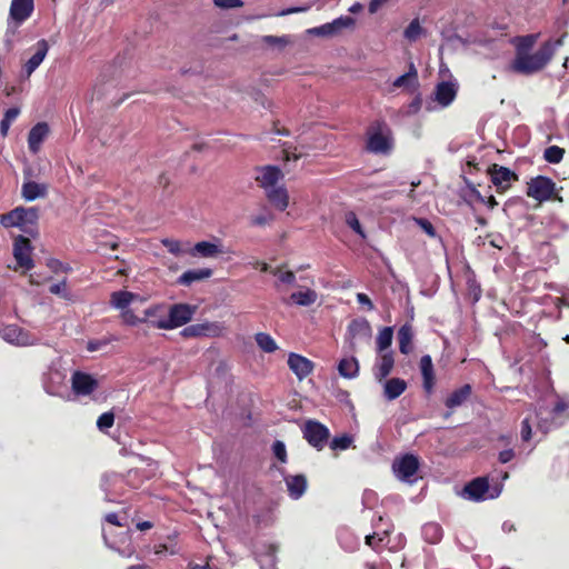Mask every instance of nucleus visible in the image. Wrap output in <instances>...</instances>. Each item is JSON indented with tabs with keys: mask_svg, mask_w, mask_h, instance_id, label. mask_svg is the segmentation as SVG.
Returning a JSON list of instances; mask_svg holds the SVG:
<instances>
[{
	"mask_svg": "<svg viewBox=\"0 0 569 569\" xmlns=\"http://www.w3.org/2000/svg\"><path fill=\"white\" fill-rule=\"evenodd\" d=\"M357 301L360 305L366 306L369 310L373 309V303H372V301L370 300V298L366 293H361V292L358 293L357 295Z\"/></svg>",
	"mask_w": 569,
	"mask_h": 569,
	"instance_id": "obj_63",
	"label": "nucleus"
},
{
	"mask_svg": "<svg viewBox=\"0 0 569 569\" xmlns=\"http://www.w3.org/2000/svg\"><path fill=\"white\" fill-rule=\"evenodd\" d=\"M356 20L350 16H341L330 22L333 36L340 34L346 29H352Z\"/></svg>",
	"mask_w": 569,
	"mask_h": 569,
	"instance_id": "obj_38",
	"label": "nucleus"
},
{
	"mask_svg": "<svg viewBox=\"0 0 569 569\" xmlns=\"http://www.w3.org/2000/svg\"><path fill=\"white\" fill-rule=\"evenodd\" d=\"M388 0H371L369 3V12H377Z\"/></svg>",
	"mask_w": 569,
	"mask_h": 569,
	"instance_id": "obj_64",
	"label": "nucleus"
},
{
	"mask_svg": "<svg viewBox=\"0 0 569 569\" xmlns=\"http://www.w3.org/2000/svg\"><path fill=\"white\" fill-rule=\"evenodd\" d=\"M0 337L4 341L19 347L36 346L40 343V338L17 325H8L0 328Z\"/></svg>",
	"mask_w": 569,
	"mask_h": 569,
	"instance_id": "obj_10",
	"label": "nucleus"
},
{
	"mask_svg": "<svg viewBox=\"0 0 569 569\" xmlns=\"http://www.w3.org/2000/svg\"><path fill=\"white\" fill-rule=\"evenodd\" d=\"M531 433H532L531 425L529 422V419L526 418L521 422V439L523 441H529L531 439Z\"/></svg>",
	"mask_w": 569,
	"mask_h": 569,
	"instance_id": "obj_60",
	"label": "nucleus"
},
{
	"mask_svg": "<svg viewBox=\"0 0 569 569\" xmlns=\"http://www.w3.org/2000/svg\"><path fill=\"white\" fill-rule=\"evenodd\" d=\"M420 370L423 380V389L431 393L435 387V371L432 359L429 355H425L420 359Z\"/></svg>",
	"mask_w": 569,
	"mask_h": 569,
	"instance_id": "obj_24",
	"label": "nucleus"
},
{
	"mask_svg": "<svg viewBox=\"0 0 569 569\" xmlns=\"http://www.w3.org/2000/svg\"><path fill=\"white\" fill-rule=\"evenodd\" d=\"M212 276V270L209 268L191 269L184 271L177 280L181 286H190L196 281L208 279Z\"/></svg>",
	"mask_w": 569,
	"mask_h": 569,
	"instance_id": "obj_28",
	"label": "nucleus"
},
{
	"mask_svg": "<svg viewBox=\"0 0 569 569\" xmlns=\"http://www.w3.org/2000/svg\"><path fill=\"white\" fill-rule=\"evenodd\" d=\"M413 329L410 323H405L398 330L399 351L402 355H409L412 349Z\"/></svg>",
	"mask_w": 569,
	"mask_h": 569,
	"instance_id": "obj_29",
	"label": "nucleus"
},
{
	"mask_svg": "<svg viewBox=\"0 0 569 569\" xmlns=\"http://www.w3.org/2000/svg\"><path fill=\"white\" fill-rule=\"evenodd\" d=\"M33 11V0H12L10 6V18L20 24L26 21Z\"/></svg>",
	"mask_w": 569,
	"mask_h": 569,
	"instance_id": "obj_19",
	"label": "nucleus"
},
{
	"mask_svg": "<svg viewBox=\"0 0 569 569\" xmlns=\"http://www.w3.org/2000/svg\"><path fill=\"white\" fill-rule=\"evenodd\" d=\"M72 391L77 396H88L98 387V382L90 375L76 371L71 378Z\"/></svg>",
	"mask_w": 569,
	"mask_h": 569,
	"instance_id": "obj_16",
	"label": "nucleus"
},
{
	"mask_svg": "<svg viewBox=\"0 0 569 569\" xmlns=\"http://www.w3.org/2000/svg\"><path fill=\"white\" fill-rule=\"evenodd\" d=\"M139 298L138 295L126 291V290H119L114 291L110 296V305L114 309L120 310V312L129 309V306Z\"/></svg>",
	"mask_w": 569,
	"mask_h": 569,
	"instance_id": "obj_26",
	"label": "nucleus"
},
{
	"mask_svg": "<svg viewBox=\"0 0 569 569\" xmlns=\"http://www.w3.org/2000/svg\"><path fill=\"white\" fill-rule=\"evenodd\" d=\"M501 491V483L490 486L487 478L479 477L465 486L461 496L471 501H485L498 498Z\"/></svg>",
	"mask_w": 569,
	"mask_h": 569,
	"instance_id": "obj_3",
	"label": "nucleus"
},
{
	"mask_svg": "<svg viewBox=\"0 0 569 569\" xmlns=\"http://www.w3.org/2000/svg\"><path fill=\"white\" fill-rule=\"evenodd\" d=\"M379 353L380 356L373 368V375L378 381H382L392 371L395 359L391 350Z\"/></svg>",
	"mask_w": 569,
	"mask_h": 569,
	"instance_id": "obj_20",
	"label": "nucleus"
},
{
	"mask_svg": "<svg viewBox=\"0 0 569 569\" xmlns=\"http://www.w3.org/2000/svg\"><path fill=\"white\" fill-rule=\"evenodd\" d=\"M407 389V382L400 378H391L385 382L383 395L388 400H395Z\"/></svg>",
	"mask_w": 569,
	"mask_h": 569,
	"instance_id": "obj_31",
	"label": "nucleus"
},
{
	"mask_svg": "<svg viewBox=\"0 0 569 569\" xmlns=\"http://www.w3.org/2000/svg\"><path fill=\"white\" fill-rule=\"evenodd\" d=\"M48 42L44 39L39 40L36 44L34 53L30 57V59L27 60V62L22 67V77L29 78L43 62L44 58L48 54Z\"/></svg>",
	"mask_w": 569,
	"mask_h": 569,
	"instance_id": "obj_15",
	"label": "nucleus"
},
{
	"mask_svg": "<svg viewBox=\"0 0 569 569\" xmlns=\"http://www.w3.org/2000/svg\"><path fill=\"white\" fill-rule=\"evenodd\" d=\"M388 535V530L383 529L379 531L378 529L372 535L366 536V543L372 549H377L380 543L385 542V538Z\"/></svg>",
	"mask_w": 569,
	"mask_h": 569,
	"instance_id": "obj_48",
	"label": "nucleus"
},
{
	"mask_svg": "<svg viewBox=\"0 0 569 569\" xmlns=\"http://www.w3.org/2000/svg\"><path fill=\"white\" fill-rule=\"evenodd\" d=\"M490 174L491 182L500 190H506L517 179L515 172L506 167L495 166Z\"/></svg>",
	"mask_w": 569,
	"mask_h": 569,
	"instance_id": "obj_22",
	"label": "nucleus"
},
{
	"mask_svg": "<svg viewBox=\"0 0 569 569\" xmlns=\"http://www.w3.org/2000/svg\"><path fill=\"white\" fill-rule=\"evenodd\" d=\"M284 482L289 496L297 500L303 496L307 489V479L303 475L286 476Z\"/></svg>",
	"mask_w": 569,
	"mask_h": 569,
	"instance_id": "obj_23",
	"label": "nucleus"
},
{
	"mask_svg": "<svg viewBox=\"0 0 569 569\" xmlns=\"http://www.w3.org/2000/svg\"><path fill=\"white\" fill-rule=\"evenodd\" d=\"M221 252L222 250L220 247L210 241H200L196 243L194 247L190 250L192 256H199L203 258H212Z\"/></svg>",
	"mask_w": 569,
	"mask_h": 569,
	"instance_id": "obj_34",
	"label": "nucleus"
},
{
	"mask_svg": "<svg viewBox=\"0 0 569 569\" xmlns=\"http://www.w3.org/2000/svg\"><path fill=\"white\" fill-rule=\"evenodd\" d=\"M21 193L26 201H34L36 199L44 198L47 196L48 187L44 183L27 181L22 184Z\"/></svg>",
	"mask_w": 569,
	"mask_h": 569,
	"instance_id": "obj_25",
	"label": "nucleus"
},
{
	"mask_svg": "<svg viewBox=\"0 0 569 569\" xmlns=\"http://www.w3.org/2000/svg\"><path fill=\"white\" fill-rule=\"evenodd\" d=\"M257 346L267 353H272L278 350L276 340L266 332H258L254 335Z\"/></svg>",
	"mask_w": 569,
	"mask_h": 569,
	"instance_id": "obj_37",
	"label": "nucleus"
},
{
	"mask_svg": "<svg viewBox=\"0 0 569 569\" xmlns=\"http://www.w3.org/2000/svg\"><path fill=\"white\" fill-rule=\"evenodd\" d=\"M39 214L36 208L18 207L3 214L0 219L4 228L18 227L24 232H29L30 227L38 221Z\"/></svg>",
	"mask_w": 569,
	"mask_h": 569,
	"instance_id": "obj_6",
	"label": "nucleus"
},
{
	"mask_svg": "<svg viewBox=\"0 0 569 569\" xmlns=\"http://www.w3.org/2000/svg\"><path fill=\"white\" fill-rule=\"evenodd\" d=\"M415 221L429 237H436V229L429 220L416 218Z\"/></svg>",
	"mask_w": 569,
	"mask_h": 569,
	"instance_id": "obj_56",
	"label": "nucleus"
},
{
	"mask_svg": "<svg viewBox=\"0 0 569 569\" xmlns=\"http://www.w3.org/2000/svg\"><path fill=\"white\" fill-rule=\"evenodd\" d=\"M472 388L470 385H463L462 387L452 391L446 399L445 405L449 409H455L465 403L471 396Z\"/></svg>",
	"mask_w": 569,
	"mask_h": 569,
	"instance_id": "obj_27",
	"label": "nucleus"
},
{
	"mask_svg": "<svg viewBox=\"0 0 569 569\" xmlns=\"http://www.w3.org/2000/svg\"><path fill=\"white\" fill-rule=\"evenodd\" d=\"M346 223L362 239L366 238V232L362 229L359 219L357 218L356 213L350 211L346 214Z\"/></svg>",
	"mask_w": 569,
	"mask_h": 569,
	"instance_id": "obj_49",
	"label": "nucleus"
},
{
	"mask_svg": "<svg viewBox=\"0 0 569 569\" xmlns=\"http://www.w3.org/2000/svg\"><path fill=\"white\" fill-rule=\"evenodd\" d=\"M371 327L368 320L366 319H355L352 320L347 330V343L349 346L350 351H356V342L358 340L369 341L371 338Z\"/></svg>",
	"mask_w": 569,
	"mask_h": 569,
	"instance_id": "obj_12",
	"label": "nucleus"
},
{
	"mask_svg": "<svg viewBox=\"0 0 569 569\" xmlns=\"http://www.w3.org/2000/svg\"><path fill=\"white\" fill-rule=\"evenodd\" d=\"M114 422V415L112 412L102 413L97 420V427L100 431H106L111 428Z\"/></svg>",
	"mask_w": 569,
	"mask_h": 569,
	"instance_id": "obj_52",
	"label": "nucleus"
},
{
	"mask_svg": "<svg viewBox=\"0 0 569 569\" xmlns=\"http://www.w3.org/2000/svg\"><path fill=\"white\" fill-rule=\"evenodd\" d=\"M515 458V451L512 449H506L499 452L498 459L501 463H507Z\"/></svg>",
	"mask_w": 569,
	"mask_h": 569,
	"instance_id": "obj_62",
	"label": "nucleus"
},
{
	"mask_svg": "<svg viewBox=\"0 0 569 569\" xmlns=\"http://www.w3.org/2000/svg\"><path fill=\"white\" fill-rule=\"evenodd\" d=\"M288 367L299 380H302L312 372L313 362L301 355L290 352L288 356Z\"/></svg>",
	"mask_w": 569,
	"mask_h": 569,
	"instance_id": "obj_17",
	"label": "nucleus"
},
{
	"mask_svg": "<svg viewBox=\"0 0 569 569\" xmlns=\"http://www.w3.org/2000/svg\"><path fill=\"white\" fill-rule=\"evenodd\" d=\"M393 88H403L407 90L415 89L418 86V72L413 63H410L408 72L398 77L393 83Z\"/></svg>",
	"mask_w": 569,
	"mask_h": 569,
	"instance_id": "obj_33",
	"label": "nucleus"
},
{
	"mask_svg": "<svg viewBox=\"0 0 569 569\" xmlns=\"http://www.w3.org/2000/svg\"><path fill=\"white\" fill-rule=\"evenodd\" d=\"M302 435L311 447L322 450L328 443L330 431L323 423L310 419L305 422Z\"/></svg>",
	"mask_w": 569,
	"mask_h": 569,
	"instance_id": "obj_9",
	"label": "nucleus"
},
{
	"mask_svg": "<svg viewBox=\"0 0 569 569\" xmlns=\"http://www.w3.org/2000/svg\"><path fill=\"white\" fill-rule=\"evenodd\" d=\"M318 299V293L312 289H306L305 291H297L290 295V300L300 307H309L313 305Z\"/></svg>",
	"mask_w": 569,
	"mask_h": 569,
	"instance_id": "obj_35",
	"label": "nucleus"
},
{
	"mask_svg": "<svg viewBox=\"0 0 569 569\" xmlns=\"http://www.w3.org/2000/svg\"><path fill=\"white\" fill-rule=\"evenodd\" d=\"M352 442H353V437L351 435L343 433L341 436L333 437L332 440L329 442V447L331 450L342 451V450H347L348 448H350Z\"/></svg>",
	"mask_w": 569,
	"mask_h": 569,
	"instance_id": "obj_41",
	"label": "nucleus"
},
{
	"mask_svg": "<svg viewBox=\"0 0 569 569\" xmlns=\"http://www.w3.org/2000/svg\"><path fill=\"white\" fill-rule=\"evenodd\" d=\"M537 34L519 37L516 46V56H521L530 52V50L532 49L533 44L537 41Z\"/></svg>",
	"mask_w": 569,
	"mask_h": 569,
	"instance_id": "obj_40",
	"label": "nucleus"
},
{
	"mask_svg": "<svg viewBox=\"0 0 569 569\" xmlns=\"http://www.w3.org/2000/svg\"><path fill=\"white\" fill-rule=\"evenodd\" d=\"M458 84L453 81L439 82L432 93V101L437 102L440 108L449 107L457 97Z\"/></svg>",
	"mask_w": 569,
	"mask_h": 569,
	"instance_id": "obj_13",
	"label": "nucleus"
},
{
	"mask_svg": "<svg viewBox=\"0 0 569 569\" xmlns=\"http://www.w3.org/2000/svg\"><path fill=\"white\" fill-rule=\"evenodd\" d=\"M565 36L555 41L548 40L543 42L535 53L528 52L516 56L510 64L511 71L525 76L541 71L550 62L556 50L562 46Z\"/></svg>",
	"mask_w": 569,
	"mask_h": 569,
	"instance_id": "obj_1",
	"label": "nucleus"
},
{
	"mask_svg": "<svg viewBox=\"0 0 569 569\" xmlns=\"http://www.w3.org/2000/svg\"><path fill=\"white\" fill-rule=\"evenodd\" d=\"M49 133V127L46 122H39L31 128L28 134V146L32 153H37Z\"/></svg>",
	"mask_w": 569,
	"mask_h": 569,
	"instance_id": "obj_21",
	"label": "nucleus"
},
{
	"mask_svg": "<svg viewBox=\"0 0 569 569\" xmlns=\"http://www.w3.org/2000/svg\"><path fill=\"white\" fill-rule=\"evenodd\" d=\"M213 3L220 9H234L243 6L242 0H213Z\"/></svg>",
	"mask_w": 569,
	"mask_h": 569,
	"instance_id": "obj_55",
	"label": "nucleus"
},
{
	"mask_svg": "<svg viewBox=\"0 0 569 569\" xmlns=\"http://www.w3.org/2000/svg\"><path fill=\"white\" fill-rule=\"evenodd\" d=\"M161 242L170 253L174 256H179L180 253H182L181 244L178 240L166 238Z\"/></svg>",
	"mask_w": 569,
	"mask_h": 569,
	"instance_id": "obj_54",
	"label": "nucleus"
},
{
	"mask_svg": "<svg viewBox=\"0 0 569 569\" xmlns=\"http://www.w3.org/2000/svg\"><path fill=\"white\" fill-rule=\"evenodd\" d=\"M19 113H20V110H19V108H16V107L9 108L6 111L4 117L0 123V131H1L2 136H7L12 121H14L17 119Z\"/></svg>",
	"mask_w": 569,
	"mask_h": 569,
	"instance_id": "obj_46",
	"label": "nucleus"
},
{
	"mask_svg": "<svg viewBox=\"0 0 569 569\" xmlns=\"http://www.w3.org/2000/svg\"><path fill=\"white\" fill-rule=\"evenodd\" d=\"M392 337H393V330L391 327L382 328L377 337V351L378 352L389 351L388 348L391 346Z\"/></svg>",
	"mask_w": 569,
	"mask_h": 569,
	"instance_id": "obj_39",
	"label": "nucleus"
},
{
	"mask_svg": "<svg viewBox=\"0 0 569 569\" xmlns=\"http://www.w3.org/2000/svg\"><path fill=\"white\" fill-rule=\"evenodd\" d=\"M226 327L219 321H204L184 327L180 335L183 338H218L223 336Z\"/></svg>",
	"mask_w": 569,
	"mask_h": 569,
	"instance_id": "obj_7",
	"label": "nucleus"
},
{
	"mask_svg": "<svg viewBox=\"0 0 569 569\" xmlns=\"http://www.w3.org/2000/svg\"><path fill=\"white\" fill-rule=\"evenodd\" d=\"M310 9V6H303V7H291V8H287L282 11H280L278 13V16L282 17V16H288V14H291V13H298V12H306Z\"/></svg>",
	"mask_w": 569,
	"mask_h": 569,
	"instance_id": "obj_61",
	"label": "nucleus"
},
{
	"mask_svg": "<svg viewBox=\"0 0 569 569\" xmlns=\"http://www.w3.org/2000/svg\"><path fill=\"white\" fill-rule=\"evenodd\" d=\"M116 340V338L112 339H101V340H92L88 342V350L93 352L100 350L102 347L107 346L110 341Z\"/></svg>",
	"mask_w": 569,
	"mask_h": 569,
	"instance_id": "obj_59",
	"label": "nucleus"
},
{
	"mask_svg": "<svg viewBox=\"0 0 569 569\" xmlns=\"http://www.w3.org/2000/svg\"><path fill=\"white\" fill-rule=\"evenodd\" d=\"M42 385L44 391L50 396L64 398L69 395L67 372L57 363H52L43 373Z\"/></svg>",
	"mask_w": 569,
	"mask_h": 569,
	"instance_id": "obj_5",
	"label": "nucleus"
},
{
	"mask_svg": "<svg viewBox=\"0 0 569 569\" xmlns=\"http://www.w3.org/2000/svg\"><path fill=\"white\" fill-rule=\"evenodd\" d=\"M197 311L196 306L189 303H174L170 306L167 317L152 320V328L172 330L187 325Z\"/></svg>",
	"mask_w": 569,
	"mask_h": 569,
	"instance_id": "obj_2",
	"label": "nucleus"
},
{
	"mask_svg": "<svg viewBox=\"0 0 569 569\" xmlns=\"http://www.w3.org/2000/svg\"><path fill=\"white\" fill-rule=\"evenodd\" d=\"M13 256L19 267L30 270L33 268L31 258V244L28 238L19 236L13 243Z\"/></svg>",
	"mask_w": 569,
	"mask_h": 569,
	"instance_id": "obj_14",
	"label": "nucleus"
},
{
	"mask_svg": "<svg viewBox=\"0 0 569 569\" xmlns=\"http://www.w3.org/2000/svg\"><path fill=\"white\" fill-rule=\"evenodd\" d=\"M339 375L347 379L356 378L359 373V362L356 357L342 358L338 363Z\"/></svg>",
	"mask_w": 569,
	"mask_h": 569,
	"instance_id": "obj_32",
	"label": "nucleus"
},
{
	"mask_svg": "<svg viewBox=\"0 0 569 569\" xmlns=\"http://www.w3.org/2000/svg\"><path fill=\"white\" fill-rule=\"evenodd\" d=\"M120 317L122 321L128 326H137L139 323H144L146 319L140 318L134 315V312L129 308L122 312H120Z\"/></svg>",
	"mask_w": 569,
	"mask_h": 569,
	"instance_id": "obj_51",
	"label": "nucleus"
},
{
	"mask_svg": "<svg viewBox=\"0 0 569 569\" xmlns=\"http://www.w3.org/2000/svg\"><path fill=\"white\" fill-rule=\"evenodd\" d=\"M565 156V149L558 146H550L543 152V158L549 163H559Z\"/></svg>",
	"mask_w": 569,
	"mask_h": 569,
	"instance_id": "obj_45",
	"label": "nucleus"
},
{
	"mask_svg": "<svg viewBox=\"0 0 569 569\" xmlns=\"http://www.w3.org/2000/svg\"><path fill=\"white\" fill-rule=\"evenodd\" d=\"M307 32L311 36H317V37H326V38L335 37L332 33L331 27H330V22L321 24L319 27L308 29Z\"/></svg>",
	"mask_w": 569,
	"mask_h": 569,
	"instance_id": "obj_53",
	"label": "nucleus"
},
{
	"mask_svg": "<svg viewBox=\"0 0 569 569\" xmlns=\"http://www.w3.org/2000/svg\"><path fill=\"white\" fill-rule=\"evenodd\" d=\"M270 219H271L270 214L259 213L256 216H251L250 223H251V226L261 227V226L267 224Z\"/></svg>",
	"mask_w": 569,
	"mask_h": 569,
	"instance_id": "obj_58",
	"label": "nucleus"
},
{
	"mask_svg": "<svg viewBox=\"0 0 569 569\" xmlns=\"http://www.w3.org/2000/svg\"><path fill=\"white\" fill-rule=\"evenodd\" d=\"M367 150L376 154H387L392 149V138L385 123L372 124L367 132Z\"/></svg>",
	"mask_w": 569,
	"mask_h": 569,
	"instance_id": "obj_4",
	"label": "nucleus"
},
{
	"mask_svg": "<svg viewBox=\"0 0 569 569\" xmlns=\"http://www.w3.org/2000/svg\"><path fill=\"white\" fill-rule=\"evenodd\" d=\"M283 177L281 170L276 166H267L258 170L256 180L264 190L277 187L278 181Z\"/></svg>",
	"mask_w": 569,
	"mask_h": 569,
	"instance_id": "obj_18",
	"label": "nucleus"
},
{
	"mask_svg": "<svg viewBox=\"0 0 569 569\" xmlns=\"http://www.w3.org/2000/svg\"><path fill=\"white\" fill-rule=\"evenodd\" d=\"M418 469V457L411 453H407L399 458H396L392 462V471L396 478L403 482H415Z\"/></svg>",
	"mask_w": 569,
	"mask_h": 569,
	"instance_id": "obj_8",
	"label": "nucleus"
},
{
	"mask_svg": "<svg viewBox=\"0 0 569 569\" xmlns=\"http://www.w3.org/2000/svg\"><path fill=\"white\" fill-rule=\"evenodd\" d=\"M553 191L555 182L548 177L538 176L528 183L527 196L538 201H546Z\"/></svg>",
	"mask_w": 569,
	"mask_h": 569,
	"instance_id": "obj_11",
	"label": "nucleus"
},
{
	"mask_svg": "<svg viewBox=\"0 0 569 569\" xmlns=\"http://www.w3.org/2000/svg\"><path fill=\"white\" fill-rule=\"evenodd\" d=\"M268 200L280 211L287 209L289 197L283 187H274L266 191Z\"/></svg>",
	"mask_w": 569,
	"mask_h": 569,
	"instance_id": "obj_30",
	"label": "nucleus"
},
{
	"mask_svg": "<svg viewBox=\"0 0 569 569\" xmlns=\"http://www.w3.org/2000/svg\"><path fill=\"white\" fill-rule=\"evenodd\" d=\"M49 291L50 293L59 296L67 301L73 300V295L71 293L67 286V279H63L58 283L51 284Z\"/></svg>",
	"mask_w": 569,
	"mask_h": 569,
	"instance_id": "obj_43",
	"label": "nucleus"
},
{
	"mask_svg": "<svg viewBox=\"0 0 569 569\" xmlns=\"http://www.w3.org/2000/svg\"><path fill=\"white\" fill-rule=\"evenodd\" d=\"M422 33V28L418 19H413L405 29L403 37L409 41H416Z\"/></svg>",
	"mask_w": 569,
	"mask_h": 569,
	"instance_id": "obj_47",
	"label": "nucleus"
},
{
	"mask_svg": "<svg viewBox=\"0 0 569 569\" xmlns=\"http://www.w3.org/2000/svg\"><path fill=\"white\" fill-rule=\"evenodd\" d=\"M263 42L271 46H286L289 43V38L283 37H277V36H264L262 38Z\"/></svg>",
	"mask_w": 569,
	"mask_h": 569,
	"instance_id": "obj_57",
	"label": "nucleus"
},
{
	"mask_svg": "<svg viewBox=\"0 0 569 569\" xmlns=\"http://www.w3.org/2000/svg\"><path fill=\"white\" fill-rule=\"evenodd\" d=\"M160 317H167L164 315L163 305H152L143 311V319H146L144 322L150 327H152V320H158Z\"/></svg>",
	"mask_w": 569,
	"mask_h": 569,
	"instance_id": "obj_42",
	"label": "nucleus"
},
{
	"mask_svg": "<svg viewBox=\"0 0 569 569\" xmlns=\"http://www.w3.org/2000/svg\"><path fill=\"white\" fill-rule=\"evenodd\" d=\"M272 453L281 462L286 463L288 460L286 445L281 440H276L272 443Z\"/></svg>",
	"mask_w": 569,
	"mask_h": 569,
	"instance_id": "obj_50",
	"label": "nucleus"
},
{
	"mask_svg": "<svg viewBox=\"0 0 569 569\" xmlns=\"http://www.w3.org/2000/svg\"><path fill=\"white\" fill-rule=\"evenodd\" d=\"M443 531L439 523L428 522L422 527V537L429 543H438L442 539Z\"/></svg>",
	"mask_w": 569,
	"mask_h": 569,
	"instance_id": "obj_36",
	"label": "nucleus"
},
{
	"mask_svg": "<svg viewBox=\"0 0 569 569\" xmlns=\"http://www.w3.org/2000/svg\"><path fill=\"white\" fill-rule=\"evenodd\" d=\"M271 273L278 278V282H276V288H279V283L284 284H295L296 282V274L292 271L289 270H282L281 268H273L271 270Z\"/></svg>",
	"mask_w": 569,
	"mask_h": 569,
	"instance_id": "obj_44",
	"label": "nucleus"
}]
</instances>
